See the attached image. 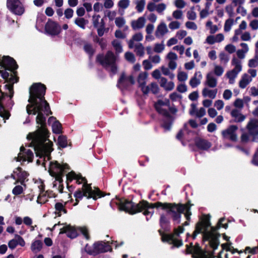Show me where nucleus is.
Masks as SVG:
<instances>
[{
    "label": "nucleus",
    "instance_id": "nucleus-1",
    "mask_svg": "<svg viewBox=\"0 0 258 258\" xmlns=\"http://www.w3.org/2000/svg\"><path fill=\"white\" fill-rule=\"evenodd\" d=\"M46 88L40 83L32 86L29 91V104L27 105L26 110L29 114H36V122L38 124L37 130L27 136V139L31 140V146L34 148L37 157V165L42 164L46 168L48 163V171L50 175L55 178V180L62 181V177L64 172L69 170L67 164L60 165L57 161H49L50 153L53 150L52 143L48 138V132L46 128L45 116L51 113L48 103L44 99Z\"/></svg>",
    "mask_w": 258,
    "mask_h": 258
},
{
    "label": "nucleus",
    "instance_id": "nucleus-41",
    "mask_svg": "<svg viewBox=\"0 0 258 258\" xmlns=\"http://www.w3.org/2000/svg\"><path fill=\"white\" fill-rule=\"evenodd\" d=\"M134 51L136 53L137 55L143 56L145 54V47L141 43L134 44L133 46Z\"/></svg>",
    "mask_w": 258,
    "mask_h": 258
},
{
    "label": "nucleus",
    "instance_id": "nucleus-13",
    "mask_svg": "<svg viewBox=\"0 0 258 258\" xmlns=\"http://www.w3.org/2000/svg\"><path fill=\"white\" fill-rule=\"evenodd\" d=\"M155 107L156 110L161 114L165 116H168L169 113L168 110L170 108L169 100H158L155 104Z\"/></svg>",
    "mask_w": 258,
    "mask_h": 258
},
{
    "label": "nucleus",
    "instance_id": "nucleus-54",
    "mask_svg": "<svg viewBox=\"0 0 258 258\" xmlns=\"http://www.w3.org/2000/svg\"><path fill=\"white\" fill-rule=\"evenodd\" d=\"M112 44L115 49L117 53H120L122 51V47L120 42L117 40H114L112 42Z\"/></svg>",
    "mask_w": 258,
    "mask_h": 258
},
{
    "label": "nucleus",
    "instance_id": "nucleus-20",
    "mask_svg": "<svg viewBox=\"0 0 258 258\" xmlns=\"http://www.w3.org/2000/svg\"><path fill=\"white\" fill-rule=\"evenodd\" d=\"M166 59L168 60V66L172 70H174L177 67L176 60L178 59L177 54L172 51L169 52L166 55Z\"/></svg>",
    "mask_w": 258,
    "mask_h": 258
},
{
    "label": "nucleus",
    "instance_id": "nucleus-16",
    "mask_svg": "<svg viewBox=\"0 0 258 258\" xmlns=\"http://www.w3.org/2000/svg\"><path fill=\"white\" fill-rule=\"evenodd\" d=\"M247 27V24L245 21H242L238 26V28L234 30V34L231 38L232 42H237L239 40V36H241L243 34V32L246 30Z\"/></svg>",
    "mask_w": 258,
    "mask_h": 258
},
{
    "label": "nucleus",
    "instance_id": "nucleus-64",
    "mask_svg": "<svg viewBox=\"0 0 258 258\" xmlns=\"http://www.w3.org/2000/svg\"><path fill=\"white\" fill-rule=\"evenodd\" d=\"M249 25L252 30L255 31L258 30V20H252L250 22Z\"/></svg>",
    "mask_w": 258,
    "mask_h": 258
},
{
    "label": "nucleus",
    "instance_id": "nucleus-44",
    "mask_svg": "<svg viewBox=\"0 0 258 258\" xmlns=\"http://www.w3.org/2000/svg\"><path fill=\"white\" fill-rule=\"evenodd\" d=\"M206 27L209 29L211 34H214L218 31L219 29L217 25H214L213 22L209 20L206 24Z\"/></svg>",
    "mask_w": 258,
    "mask_h": 258
},
{
    "label": "nucleus",
    "instance_id": "nucleus-42",
    "mask_svg": "<svg viewBox=\"0 0 258 258\" xmlns=\"http://www.w3.org/2000/svg\"><path fill=\"white\" fill-rule=\"evenodd\" d=\"M92 23L93 26L96 27H99L100 26L104 25L103 19H101V17L99 15H94L92 17Z\"/></svg>",
    "mask_w": 258,
    "mask_h": 258
},
{
    "label": "nucleus",
    "instance_id": "nucleus-51",
    "mask_svg": "<svg viewBox=\"0 0 258 258\" xmlns=\"http://www.w3.org/2000/svg\"><path fill=\"white\" fill-rule=\"evenodd\" d=\"M219 57L221 63L223 64H227L229 60V56L224 52L219 53Z\"/></svg>",
    "mask_w": 258,
    "mask_h": 258
},
{
    "label": "nucleus",
    "instance_id": "nucleus-27",
    "mask_svg": "<svg viewBox=\"0 0 258 258\" xmlns=\"http://www.w3.org/2000/svg\"><path fill=\"white\" fill-rule=\"evenodd\" d=\"M159 84L161 87L167 91L172 90L175 87L174 83L172 81H168L164 77L160 78Z\"/></svg>",
    "mask_w": 258,
    "mask_h": 258
},
{
    "label": "nucleus",
    "instance_id": "nucleus-32",
    "mask_svg": "<svg viewBox=\"0 0 258 258\" xmlns=\"http://www.w3.org/2000/svg\"><path fill=\"white\" fill-rule=\"evenodd\" d=\"M195 143L197 147L202 150H207L211 146L210 142L201 138L196 139Z\"/></svg>",
    "mask_w": 258,
    "mask_h": 258
},
{
    "label": "nucleus",
    "instance_id": "nucleus-52",
    "mask_svg": "<svg viewBox=\"0 0 258 258\" xmlns=\"http://www.w3.org/2000/svg\"><path fill=\"white\" fill-rule=\"evenodd\" d=\"M169 68H167L165 67H161V71L164 75L169 76V78L173 79L175 77V75L173 73H171L169 70Z\"/></svg>",
    "mask_w": 258,
    "mask_h": 258
},
{
    "label": "nucleus",
    "instance_id": "nucleus-59",
    "mask_svg": "<svg viewBox=\"0 0 258 258\" xmlns=\"http://www.w3.org/2000/svg\"><path fill=\"white\" fill-rule=\"evenodd\" d=\"M23 187L21 185L16 186L12 190V193L15 196L19 195L23 193Z\"/></svg>",
    "mask_w": 258,
    "mask_h": 258
},
{
    "label": "nucleus",
    "instance_id": "nucleus-17",
    "mask_svg": "<svg viewBox=\"0 0 258 258\" xmlns=\"http://www.w3.org/2000/svg\"><path fill=\"white\" fill-rule=\"evenodd\" d=\"M135 83L134 78L133 76L126 77L124 74H122L119 78L117 86L121 89L126 88L128 85H133Z\"/></svg>",
    "mask_w": 258,
    "mask_h": 258
},
{
    "label": "nucleus",
    "instance_id": "nucleus-3",
    "mask_svg": "<svg viewBox=\"0 0 258 258\" xmlns=\"http://www.w3.org/2000/svg\"><path fill=\"white\" fill-rule=\"evenodd\" d=\"M67 180L68 182L75 180L77 183L83 184L82 187L77 189L74 193L76 201L75 206L77 205L84 197L87 199L92 198L95 200L102 197L101 191L98 188L92 189L91 185L87 183V179L80 174L71 171L67 174Z\"/></svg>",
    "mask_w": 258,
    "mask_h": 258
},
{
    "label": "nucleus",
    "instance_id": "nucleus-37",
    "mask_svg": "<svg viewBox=\"0 0 258 258\" xmlns=\"http://www.w3.org/2000/svg\"><path fill=\"white\" fill-rule=\"evenodd\" d=\"M66 204V202L64 204L61 203H56L55 205V213L58 216L61 215L62 213L66 214L67 211L64 208V206Z\"/></svg>",
    "mask_w": 258,
    "mask_h": 258
},
{
    "label": "nucleus",
    "instance_id": "nucleus-58",
    "mask_svg": "<svg viewBox=\"0 0 258 258\" xmlns=\"http://www.w3.org/2000/svg\"><path fill=\"white\" fill-rule=\"evenodd\" d=\"M233 105L236 108L241 109L244 106V101L241 99L237 98L234 102Z\"/></svg>",
    "mask_w": 258,
    "mask_h": 258
},
{
    "label": "nucleus",
    "instance_id": "nucleus-62",
    "mask_svg": "<svg viewBox=\"0 0 258 258\" xmlns=\"http://www.w3.org/2000/svg\"><path fill=\"white\" fill-rule=\"evenodd\" d=\"M166 9V5L164 3H160L156 6V11L159 14H162Z\"/></svg>",
    "mask_w": 258,
    "mask_h": 258
},
{
    "label": "nucleus",
    "instance_id": "nucleus-38",
    "mask_svg": "<svg viewBox=\"0 0 258 258\" xmlns=\"http://www.w3.org/2000/svg\"><path fill=\"white\" fill-rule=\"evenodd\" d=\"M126 21L123 17H118L115 19V24L119 28H123L124 30H127L128 27L125 25Z\"/></svg>",
    "mask_w": 258,
    "mask_h": 258
},
{
    "label": "nucleus",
    "instance_id": "nucleus-22",
    "mask_svg": "<svg viewBox=\"0 0 258 258\" xmlns=\"http://www.w3.org/2000/svg\"><path fill=\"white\" fill-rule=\"evenodd\" d=\"M205 85L210 88H215L217 85V79L212 72L208 73L206 76Z\"/></svg>",
    "mask_w": 258,
    "mask_h": 258
},
{
    "label": "nucleus",
    "instance_id": "nucleus-7",
    "mask_svg": "<svg viewBox=\"0 0 258 258\" xmlns=\"http://www.w3.org/2000/svg\"><path fill=\"white\" fill-rule=\"evenodd\" d=\"M186 251L192 253L194 258H213V254L208 251H203L199 245L192 246L191 243L186 245Z\"/></svg>",
    "mask_w": 258,
    "mask_h": 258
},
{
    "label": "nucleus",
    "instance_id": "nucleus-47",
    "mask_svg": "<svg viewBox=\"0 0 258 258\" xmlns=\"http://www.w3.org/2000/svg\"><path fill=\"white\" fill-rule=\"evenodd\" d=\"M145 3L146 2L144 0H138L136 2V9L139 13H141L143 11Z\"/></svg>",
    "mask_w": 258,
    "mask_h": 258
},
{
    "label": "nucleus",
    "instance_id": "nucleus-4",
    "mask_svg": "<svg viewBox=\"0 0 258 258\" xmlns=\"http://www.w3.org/2000/svg\"><path fill=\"white\" fill-rule=\"evenodd\" d=\"M161 207L162 209L167 211V213L172 218L173 221L176 223L178 224L180 222L181 214L184 213L185 217L187 220H189L191 212L190 211V206L188 204L185 205L175 204L169 203H162L161 202H157L152 204L151 207L149 209L154 211L155 208Z\"/></svg>",
    "mask_w": 258,
    "mask_h": 258
},
{
    "label": "nucleus",
    "instance_id": "nucleus-57",
    "mask_svg": "<svg viewBox=\"0 0 258 258\" xmlns=\"http://www.w3.org/2000/svg\"><path fill=\"white\" fill-rule=\"evenodd\" d=\"M241 40L244 41H250L252 38L250 33L249 31H244L241 36H240Z\"/></svg>",
    "mask_w": 258,
    "mask_h": 258
},
{
    "label": "nucleus",
    "instance_id": "nucleus-35",
    "mask_svg": "<svg viewBox=\"0 0 258 258\" xmlns=\"http://www.w3.org/2000/svg\"><path fill=\"white\" fill-rule=\"evenodd\" d=\"M231 115L234 118L235 122H241L243 121L245 116L243 115L240 111L237 109H233L231 112Z\"/></svg>",
    "mask_w": 258,
    "mask_h": 258
},
{
    "label": "nucleus",
    "instance_id": "nucleus-55",
    "mask_svg": "<svg viewBox=\"0 0 258 258\" xmlns=\"http://www.w3.org/2000/svg\"><path fill=\"white\" fill-rule=\"evenodd\" d=\"M57 143H58V145L62 148H64V147H67V140L66 137L64 136H59V137L58 138Z\"/></svg>",
    "mask_w": 258,
    "mask_h": 258
},
{
    "label": "nucleus",
    "instance_id": "nucleus-29",
    "mask_svg": "<svg viewBox=\"0 0 258 258\" xmlns=\"http://www.w3.org/2000/svg\"><path fill=\"white\" fill-rule=\"evenodd\" d=\"M217 92V89H211L206 87L202 90V94L204 97H208L211 99H214L216 97Z\"/></svg>",
    "mask_w": 258,
    "mask_h": 258
},
{
    "label": "nucleus",
    "instance_id": "nucleus-26",
    "mask_svg": "<svg viewBox=\"0 0 258 258\" xmlns=\"http://www.w3.org/2000/svg\"><path fill=\"white\" fill-rule=\"evenodd\" d=\"M143 39V35L141 32H137L134 34L132 38L127 42L128 47L131 49L133 48L134 44L138 43V42L142 41Z\"/></svg>",
    "mask_w": 258,
    "mask_h": 258
},
{
    "label": "nucleus",
    "instance_id": "nucleus-60",
    "mask_svg": "<svg viewBox=\"0 0 258 258\" xmlns=\"http://www.w3.org/2000/svg\"><path fill=\"white\" fill-rule=\"evenodd\" d=\"M225 11L230 17L234 15V9L232 5H228L225 7Z\"/></svg>",
    "mask_w": 258,
    "mask_h": 258
},
{
    "label": "nucleus",
    "instance_id": "nucleus-19",
    "mask_svg": "<svg viewBox=\"0 0 258 258\" xmlns=\"http://www.w3.org/2000/svg\"><path fill=\"white\" fill-rule=\"evenodd\" d=\"M62 233H66L67 236L71 238H74L78 235L77 230L71 225H67L61 228L59 234Z\"/></svg>",
    "mask_w": 258,
    "mask_h": 258
},
{
    "label": "nucleus",
    "instance_id": "nucleus-23",
    "mask_svg": "<svg viewBox=\"0 0 258 258\" xmlns=\"http://www.w3.org/2000/svg\"><path fill=\"white\" fill-rule=\"evenodd\" d=\"M48 123L52 127V131L55 134H59L61 131V126L59 122L53 116L49 118Z\"/></svg>",
    "mask_w": 258,
    "mask_h": 258
},
{
    "label": "nucleus",
    "instance_id": "nucleus-43",
    "mask_svg": "<svg viewBox=\"0 0 258 258\" xmlns=\"http://www.w3.org/2000/svg\"><path fill=\"white\" fill-rule=\"evenodd\" d=\"M42 243L40 240H36L31 244V249L35 253L40 251L42 248Z\"/></svg>",
    "mask_w": 258,
    "mask_h": 258
},
{
    "label": "nucleus",
    "instance_id": "nucleus-61",
    "mask_svg": "<svg viewBox=\"0 0 258 258\" xmlns=\"http://www.w3.org/2000/svg\"><path fill=\"white\" fill-rule=\"evenodd\" d=\"M194 8H192L190 11L187 13V18L190 20H195L197 18L196 13L194 11Z\"/></svg>",
    "mask_w": 258,
    "mask_h": 258
},
{
    "label": "nucleus",
    "instance_id": "nucleus-31",
    "mask_svg": "<svg viewBox=\"0 0 258 258\" xmlns=\"http://www.w3.org/2000/svg\"><path fill=\"white\" fill-rule=\"evenodd\" d=\"M247 128L251 134H258V120L251 119L247 125Z\"/></svg>",
    "mask_w": 258,
    "mask_h": 258
},
{
    "label": "nucleus",
    "instance_id": "nucleus-28",
    "mask_svg": "<svg viewBox=\"0 0 258 258\" xmlns=\"http://www.w3.org/2000/svg\"><path fill=\"white\" fill-rule=\"evenodd\" d=\"M146 23V19L144 17H140L136 20L131 22V26L133 30H137L143 28Z\"/></svg>",
    "mask_w": 258,
    "mask_h": 258
},
{
    "label": "nucleus",
    "instance_id": "nucleus-30",
    "mask_svg": "<svg viewBox=\"0 0 258 258\" xmlns=\"http://www.w3.org/2000/svg\"><path fill=\"white\" fill-rule=\"evenodd\" d=\"M240 46L242 48L236 51V54L238 58L242 59L245 58L246 53L249 51V48L248 45L244 42L241 43Z\"/></svg>",
    "mask_w": 258,
    "mask_h": 258
},
{
    "label": "nucleus",
    "instance_id": "nucleus-40",
    "mask_svg": "<svg viewBox=\"0 0 258 258\" xmlns=\"http://www.w3.org/2000/svg\"><path fill=\"white\" fill-rule=\"evenodd\" d=\"M50 197L51 196L48 194V191H42L40 192L37 202L39 204H42L48 201V198Z\"/></svg>",
    "mask_w": 258,
    "mask_h": 258
},
{
    "label": "nucleus",
    "instance_id": "nucleus-50",
    "mask_svg": "<svg viewBox=\"0 0 258 258\" xmlns=\"http://www.w3.org/2000/svg\"><path fill=\"white\" fill-rule=\"evenodd\" d=\"M177 80L179 82H185L188 78V75L183 71H179L177 75Z\"/></svg>",
    "mask_w": 258,
    "mask_h": 258
},
{
    "label": "nucleus",
    "instance_id": "nucleus-34",
    "mask_svg": "<svg viewBox=\"0 0 258 258\" xmlns=\"http://www.w3.org/2000/svg\"><path fill=\"white\" fill-rule=\"evenodd\" d=\"M231 65L233 68L231 70L239 74L242 70V61L238 58L233 57L231 60Z\"/></svg>",
    "mask_w": 258,
    "mask_h": 258
},
{
    "label": "nucleus",
    "instance_id": "nucleus-24",
    "mask_svg": "<svg viewBox=\"0 0 258 258\" xmlns=\"http://www.w3.org/2000/svg\"><path fill=\"white\" fill-rule=\"evenodd\" d=\"M224 39V36L222 33H219L216 35H209L207 36L205 42L212 45L215 43H220Z\"/></svg>",
    "mask_w": 258,
    "mask_h": 258
},
{
    "label": "nucleus",
    "instance_id": "nucleus-53",
    "mask_svg": "<svg viewBox=\"0 0 258 258\" xmlns=\"http://www.w3.org/2000/svg\"><path fill=\"white\" fill-rule=\"evenodd\" d=\"M130 0H120L117 4L119 9L122 10L126 9L130 5Z\"/></svg>",
    "mask_w": 258,
    "mask_h": 258
},
{
    "label": "nucleus",
    "instance_id": "nucleus-33",
    "mask_svg": "<svg viewBox=\"0 0 258 258\" xmlns=\"http://www.w3.org/2000/svg\"><path fill=\"white\" fill-rule=\"evenodd\" d=\"M94 247L96 251L99 252H104L111 250L110 246L106 243L99 242L94 244Z\"/></svg>",
    "mask_w": 258,
    "mask_h": 258
},
{
    "label": "nucleus",
    "instance_id": "nucleus-18",
    "mask_svg": "<svg viewBox=\"0 0 258 258\" xmlns=\"http://www.w3.org/2000/svg\"><path fill=\"white\" fill-rule=\"evenodd\" d=\"M147 76L148 74L147 73H142L140 74L138 78V82L139 86L141 88L142 91L144 94H148L149 92V87L145 85Z\"/></svg>",
    "mask_w": 258,
    "mask_h": 258
},
{
    "label": "nucleus",
    "instance_id": "nucleus-6",
    "mask_svg": "<svg viewBox=\"0 0 258 258\" xmlns=\"http://www.w3.org/2000/svg\"><path fill=\"white\" fill-rule=\"evenodd\" d=\"M97 60L103 67L109 69L113 74L116 73L117 68L115 63L116 58L112 52L108 51L105 56L102 54L98 55Z\"/></svg>",
    "mask_w": 258,
    "mask_h": 258
},
{
    "label": "nucleus",
    "instance_id": "nucleus-56",
    "mask_svg": "<svg viewBox=\"0 0 258 258\" xmlns=\"http://www.w3.org/2000/svg\"><path fill=\"white\" fill-rule=\"evenodd\" d=\"M125 59L130 62L134 63L135 60L134 54L131 52H126L124 54Z\"/></svg>",
    "mask_w": 258,
    "mask_h": 258
},
{
    "label": "nucleus",
    "instance_id": "nucleus-46",
    "mask_svg": "<svg viewBox=\"0 0 258 258\" xmlns=\"http://www.w3.org/2000/svg\"><path fill=\"white\" fill-rule=\"evenodd\" d=\"M75 23L80 28L84 29L87 23V21L83 18H77L75 20Z\"/></svg>",
    "mask_w": 258,
    "mask_h": 258
},
{
    "label": "nucleus",
    "instance_id": "nucleus-15",
    "mask_svg": "<svg viewBox=\"0 0 258 258\" xmlns=\"http://www.w3.org/2000/svg\"><path fill=\"white\" fill-rule=\"evenodd\" d=\"M45 31L51 35H55L60 32V28L55 22L49 20L45 25Z\"/></svg>",
    "mask_w": 258,
    "mask_h": 258
},
{
    "label": "nucleus",
    "instance_id": "nucleus-8",
    "mask_svg": "<svg viewBox=\"0 0 258 258\" xmlns=\"http://www.w3.org/2000/svg\"><path fill=\"white\" fill-rule=\"evenodd\" d=\"M183 231V228L179 226L178 228L175 229L174 233L173 234L163 235L162 240L164 241L173 244L175 246L179 247L182 244L181 240L178 238L179 234L182 233Z\"/></svg>",
    "mask_w": 258,
    "mask_h": 258
},
{
    "label": "nucleus",
    "instance_id": "nucleus-48",
    "mask_svg": "<svg viewBox=\"0 0 258 258\" xmlns=\"http://www.w3.org/2000/svg\"><path fill=\"white\" fill-rule=\"evenodd\" d=\"M224 71V70L222 67L218 64H214L213 74L218 77H220L223 74Z\"/></svg>",
    "mask_w": 258,
    "mask_h": 258
},
{
    "label": "nucleus",
    "instance_id": "nucleus-11",
    "mask_svg": "<svg viewBox=\"0 0 258 258\" xmlns=\"http://www.w3.org/2000/svg\"><path fill=\"white\" fill-rule=\"evenodd\" d=\"M237 131L238 127L237 126L234 125H230L222 132V137L224 139L235 142L237 140Z\"/></svg>",
    "mask_w": 258,
    "mask_h": 258
},
{
    "label": "nucleus",
    "instance_id": "nucleus-14",
    "mask_svg": "<svg viewBox=\"0 0 258 258\" xmlns=\"http://www.w3.org/2000/svg\"><path fill=\"white\" fill-rule=\"evenodd\" d=\"M29 175V174L25 171L22 170L21 167L16 168L12 174V177L16 180V182H20L21 184H23V182L25 180H27V178Z\"/></svg>",
    "mask_w": 258,
    "mask_h": 258
},
{
    "label": "nucleus",
    "instance_id": "nucleus-21",
    "mask_svg": "<svg viewBox=\"0 0 258 258\" xmlns=\"http://www.w3.org/2000/svg\"><path fill=\"white\" fill-rule=\"evenodd\" d=\"M202 79L203 75L202 73L200 71H196L193 77L190 78L189 84L192 88H195L201 84Z\"/></svg>",
    "mask_w": 258,
    "mask_h": 258
},
{
    "label": "nucleus",
    "instance_id": "nucleus-10",
    "mask_svg": "<svg viewBox=\"0 0 258 258\" xmlns=\"http://www.w3.org/2000/svg\"><path fill=\"white\" fill-rule=\"evenodd\" d=\"M257 75V71L255 69H249L247 73L243 74L238 82L239 87L241 89L245 88L252 81Z\"/></svg>",
    "mask_w": 258,
    "mask_h": 258
},
{
    "label": "nucleus",
    "instance_id": "nucleus-12",
    "mask_svg": "<svg viewBox=\"0 0 258 258\" xmlns=\"http://www.w3.org/2000/svg\"><path fill=\"white\" fill-rule=\"evenodd\" d=\"M33 157L32 152L28 149H25L23 146L21 147L20 151L18 157H15V159L17 161L24 162L28 161L31 162Z\"/></svg>",
    "mask_w": 258,
    "mask_h": 258
},
{
    "label": "nucleus",
    "instance_id": "nucleus-39",
    "mask_svg": "<svg viewBox=\"0 0 258 258\" xmlns=\"http://www.w3.org/2000/svg\"><path fill=\"white\" fill-rule=\"evenodd\" d=\"M3 93L0 91V100L2 99ZM0 116L3 117L4 119H8L10 116V112L6 110L4 106L0 103Z\"/></svg>",
    "mask_w": 258,
    "mask_h": 258
},
{
    "label": "nucleus",
    "instance_id": "nucleus-49",
    "mask_svg": "<svg viewBox=\"0 0 258 258\" xmlns=\"http://www.w3.org/2000/svg\"><path fill=\"white\" fill-rule=\"evenodd\" d=\"M165 49V45L163 42L161 43H155L154 46L153 50L156 53H161Z\"/></svg>",
    "mask_w": 258,
    "mask_h": 258
},
{
    "label": "nucleus",
    "instance_id": "nucleus-45",
    "mask_svg": "<svg viewBox=\"0 0 258 258\" xmlns=\"http://www.w3.org/2000/svg\"><path fill=\"white\" fill-rule=\"evenodd\" d=\"M235 23L234 19L229 18L225 21L224 26V30L225 32H229L231 30V28Z\"/></svg>",
    "mask_w": 258,
    "mask_h": 258
},
{
    "label": "nucleus",
    "instance_id": "nucleus-5",
    "mask_svg": "<svg viewBox=\"0 0 258 258\" xmlns=\"http://www.w3.org/2000/svg\"><path fill=\"white\" fill-rule=\"evenodd\" d=\"M120 210L124 211L131 214H135L140 212H143L144 215L151 217L154 212L149 208L151 207L152 204L146 201H142L138 204H134L132 202L122 199H118L116 202Z\"/></svg>",
    "mask_w": 258,
    "mask_h": 258
},
{
    "label": "nucleus",
    "instance_id": "nucleus-25",
    "mask_svg": "<svg viewBox=\"0 0 258 258\" xmlns=\"http://www.w3.org/2000/svg\"><path fill=\"white\" fill-rule=\"evenodd\" d=\"M168 29L166 24L164 22H161L157 26L155 35L156 37L160 38L167 33Z\"/></svg>",
    "mask_w": 258,
    "mask_h": 258
},
{
    "label": "nucleus",
    "instance_id": "nucleus-36",
    "mask_svg": "<svg viewBox=\"0 0 258 258\" xmlns=\"http://www.w3.org/2000/svg\"><path fill=\"white\" fill-rule=\"evenodd\" d=\"M238 74L237 73L231 70L226 72L225 76L228 79L229 84H233L235 83V79Z\"/></svg>",
    "mask_w": 258,
    "mask_h": 258
},
{
    "label": "nucleus",
    "instance_id": "nucleus-63",
    "mask_svg": "<svg viewBox=\"0 0 258 258\" xmlns=\"http://www.w3.org/2000/svg\"><path fill=\"white\" fill-rule=\"evenodd\" d=\"M174 4L178 9H183L186 5V3L183 0H175Z\"/></svg>",
    "mask_w": 258,
    "mask_h": 258
},
{
    "label": "nucleus",
    "instance_id": "nucleus-2",
    "mask_svg": "<svg viewBox=\"0 0 258 258\" xmlns=\"http://www.w3.org/2000/svg\"><path fill=\"white\" fill-rule=\"evenodd\" d=\"M224 220V218H221L218 223L217 227H214L211 226L209 219L207 217L204 218L197 224L193 238L195 239L198 234L202 233L203 240L208 241L211 247L213 249H216L219 245L218 234L216 230L220 227L226 229L228 227L227 224L223 223Z\"/></svg>",
    "mask_w": 258,
    "mask_h": 258
},
{
    "label": "nucleus",
    "instance_id": "nucleus-9",
    "mask_svg": "<svg viewBox=\"0 0 258 258\" xmlns=\"http://www.w3.org/2000/svg\"><path fill=\"white\" fill-rule=\"evenodd\" d=\"M7 7L16 15L21 16L25 12L24 6L20 0H7Z\"/></svg>",
    "mask_w": 258,
    "mask_h": 258
}]
</instances>
